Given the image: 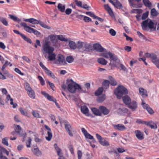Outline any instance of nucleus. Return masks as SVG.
<instances>
[{
    "label": "nucleus",
    "mask_w": 159,
    "mask_h": 159,
    "mask_svg": "<svg viewBox=\"0 0 159 159\" xmlns=\"http://www.w3.org/2000/svg\"><path fill=\"white\" fill-rule=\"evenodd\" d=\"M151 14L153 16H156L157 15V13L156 9L153 8L151 10Z\"/></svg>",
    "instance_id": "54"
},
{
    "label": "nucleus",
    "mask_w": 159,
    "mask_h": 159,
    "mask_svg": "<svg viewBox=\"0 0 159 159\" xmlns=\"http://www.w3.org/2000/svg\"><path fill=\"white\" fill-rule=\"evenodd\" d=\"M74 59L71 56H69L66 57V61L69 63H71L73 61Z\"/></svg>",
    "instance_id": "51"
},
{
    "label": "nucleus",
    "mask_w": 159,
    "mask_h": 159,
    "mask_svg": "<svg viewBox=\"0 0 159 159\" xmlns=\"http://www.w3.org/2000/svg\"><path fill=\"white\" fill-rule=\"evenodd\" d=\"M142 29L144 30L148 31L150 30L151 31L156 30V26L152 21L149 19H147L143 21L141 24Z\"/></svg>",
    "instance_id": "1"
},
{
    "label": "nucleus",
    "mask_w": 159,
    "mask_h": 159,
    "mask_svg": "<svg viewBox=\"0 0 159 159\" xmlns=\"http://www.w3.org/2000/svg\"><path fill=\"white\" fill-rule=\"evenodd\" d=\"M19 111L22 115L26 116H28L29 114L28 112L26 110L22 108H20L19 109Z\"/></svg>",
    "instance_id": "45"
},
{
    "label": "nucleus",
    "mask_w": 159,
    "mask_h": 159,
    "mask_svg": "<svg viewBox=\"0 0 159 159\" xmlns=\"http://www.w3.org/2000/svg\"><path fill=\"white\" fill-rule=\"evenodd\" d=\"M50 42L49 41H46L43 43V49L46 53H51L53 52V48L50 47Z\"/></svg>",
    "instance_id": "5"
},
{
    "label": "nucleus",
    "mask_w": 159,
    "mask_h": 159,
    "mask_svg": "<svg viewBox=\"0 0 159 159\" xmlns=\"http://www.w3.org/2000/svg\"><path fill=\"white\" fill-rule=\"evenodd\" d=\"M32 141L31 139L29 137L28 139V141L26 142V146L27 148H30V144Z\"/></svg>",
    "instance_id": "62"
},
{
    "label": "nucleus",
    "mask_w": 159,
    "mask_h": 159,
    "mask_svg": "<svg viewBox=\"0 0 159 159\" xmlns=\"http://www.w3.org/2000/svg\"><path fill=\"white\" fill-rule=\"evenodd\" d=\"M113 126L115 129L120 131H123L126 129V128L123 124H118L116 125H113Z\"/></svg>",
    "instance_id": "11"
},
{
    "label": "nucleus",
    "mask_w": 159,
    "mask_h": 159,
    "mask_svg": "<svg viewBox=\"0 0 159 159\" xmlns=\"http://www.w3.org/2000/svg\"><path fill=\"white\" fill-rule=\"evenodd\" d=\"M139 92L144 97H147V96L146 92L143 88L139 89Z\"/></svg>",
    "instance_id": "42"
},
{
    "label": "nucleus",
    "mask_w": 159,
    "mask_h": 159,
    "mask_svg": "<svg viewBox=\"0 0 159 159\" xmlns=\"http://www.w3.org/2000/svg\"><path fill=\"white\" fill-rule=\"evenodd\" d=\"M28 96L32 99H35V94L34 91L32 89L30 90L27 92Z\"/></svg>",
    "instance_id": "22"
},
{
    "label": "nucleus",
    "mask_w": 159,
    "mask_h": 159,
    "mask_svg": "<svg viewBox=\"0 0 159 159\" xmlns=\"http://www.w3.org/2000/svg\"><path fill=\"white\" fill-rule=\"evenodd\" d=\"M124 103L126 105H128L131 101L130 98L128 96L125 95L122 98Z\"/></svg>",
    "instance_id": "23"
},
{
    "label": "nucleus",
    "mask_w": 159,
    "mask_h": 159,
    "mask_svg": "<svg viewBox=\"0 0 159 159\" xmlns=\"http://www.w3.org/2000/svg\"><path fill=\"white\" fill-rule=\"evenodd\" d=\"M86 14L87 15H89L90 16L93 17L94 19L95 17V15L92 12H91V11L86 12Z\"/></svg>",
    "instance_id": "64"
},
{
    "label": "nucleus",
    "mask_w": 159,
    "mask_h": 159,
    "mask_svg": "<svg viewBox=\"0 0 159 159\" xmlns=\"http://www.w3.org/2000/svg\"><path fill=\"white\" fill-rule=\"evenodd\" d=\"M98 62L102 65H106L107 63V61L104 59L103 58H99L97 60Z\"/></svg>",
    "instance_id": "35"
},
{
    "label": "nucleus",
    "mask_w": 159,
    "mask_h": 159,
    "mask_svg": "<svg viewBox=\"0 0 159 159\" xmlns=\"http://www.w3.org/2000/svg\"><path fill=\"white\" fill-rule=\"evenodd\" d=\"M24 21L25 22H28L34 24H38L39 21V20H37L34 18H30L29 19H25L24 20Z\"/></svg>",
    "instance_id": "21"
},
{
    "label": "nucleus",
    "mask_w": 159,
    "mask_h": 159,
    "mask_svg": "<svg viewBox=\"0 0 159 159\" xmlns=\"http://www.w3.org/2000/svg\"><path fill=\"white\" fill-rule=\"evenodd\" d=\"M45 128L48 130L47 131L48 136L45 137L46 139L48 141H50L52 137V134L50 128L47 125H44Z\"/></svg>",
    "instance_id": "10"
},
{
    "label": "nucleus",
    "mask_w": 159,
    "mask_h": 159,
    "mask_svg": "<svg viewBox=\"0 0 159 159\" xmlns=\"http://www.w3.org/2000/svg\"><path fill=\"white\" fill-rule=\"evenodd\" d=\"M91 110L93 113L97 116H101L102 115V113L100 111L99 109L93 107L91 108Z\"/></svg>",
    "instance_id": "25"
},
{
    "label": "nucleus",
    "mask_w": 159,
    "mask_h": 159,
    "mask_svg": "<svg viewBox=\"0 0 159 159\" xmlns=\"http://www.w3.org/2000/svg\"><path fill=\"white\" fill-rule=\"evenodd\" d=\"M136 122L138 124H145L146 125L147 121H143L140 119H137L136 121Z\"/></svg>",
    "instance_id": "57"
},
{
    "label": "nucleus",
    "mask_w": 159,
    "mask_h": 159,
    "mask_svg": "<svg viewBox=\"0 0 159 159\" xmlns=\"http://www.w3.org/2000/svg\"><path fill=\"white\" fill-rule=\"evenodd\" d=\"M145 56L147 58H150L152 62L153 63L156 65L157 64L158 60L157 55L153 53H146L145 54Z\"/></svg>",
    "instance_id": "7"
},
{
    "label": "nucleus",
    "mask_w": 159,
    "mask_h": 159,
    "mask_svg": "<svg viewBox=\"0 0 159 159\" xmlns=\"http://www.w3.org/2000/svg\"><path fill=\"white\" fill-rule=\"evenodd\" d=\"M84 48H85L84 50L87 52H89L92 50V46L86 43H84Z\"/></svg>",
    "instance_id": "24"
},
{
    "label": "nucleus",
    "mask_w": 159,
    "mask_h": 159,
    "mask_svg": "<svg viewBox=\"0 0 159 159\" xmlns=\"http://www.w3.org/2000/svg\"><path fill=\"white\" fill-rule=\"evenodd\" d=\"M143 2L146 7L150 8L152 6V3L149 0H143Z\"/></svg>",
    "instance_id": "30"
},
{
    "label": "nucleus",
    "mask_w": 159,
    "mask_h": 159,
    "mask_svg": "<svg viewBox=\"0 0 159 159\" xmlns=\"http://www.w3.org/2000/svg\"><path fill=\"white\" fill-rule=\"evenodd\" d=\"M21 38L23 39L25 41L27 42L28 43H31L32 42L31 40L30 39L27 37L24 34H21Z\"/></svg>",
    "instance_id": "44"
},
{
    "label": "nucleus",
    "mask_w": 159,
    "mask_h": 159,
    "mask_svg": "<svg viewBox=\"0 0 159 159\" xmlns=\"http://www.w3.org/2000/svg\"><path fill=\"white\" fill-rule=\"evenodd\" d=\"M32 151L33 153L37 156H39L41 155V152L39 150L38 148H36L34 149H32Z\"/></svg>",
    "instance_id": "27"
},
{
    "label": "nucleus",
    "mask_w": 159,
    "mask_h": 159,
    "mask_svg": "<svg viewBox=\"0 0 159 159\" xmlns=\"http://www.w3.org/2000/svg\"><path fill=\"white\" fill-rule=\"evenodd\" d=\"M41 94L46 98L48 100L53 102H56V99L54 98L52 96L49 95L48 94L46 93L45 92H42Z\"/></svg>",
    "instance_id": "14"
},
{
    "label": "nucleus",
    "mask_w": 159,
    "mask_h": 159,
    "mask_svg": "<svg viewBox=\"0 0 159 159\" xmlns=\"http://www.w3.org/2000/svg\"><path fill=\"white\" fill-rule=\"evenodd\" d=\"M103 91V89L102 87H100L95 92V95L96 96H99L100 95Z\"/></svg>",
    "instance_id": "41"
},
{
    "label": "nucleus",
    "mask_w": 159,
    "mask_h": 159,
    "mask_svg": "<svg viewBox=\"0 0 159 159\" xmlns=\"http://www.w3.org/2000/svg\"><path fill=\"white\" fill-rule=\"evenodd\" d=\"M142 105L143 108L144 109H146L149 114H152L154 113V112L153 110L148 105L144 103L143 102H142Z\"/></svg>",
    "instance_id": "19"
},
{
    "label": "nucleus",
    "mask_w": 159,
    "mask_h": 159,
    "mask_svg": "<svg viewBox=\"0 0 159 159\" xmlns=\"http://www.w3.org/2000/svg\"><path fill=\"white\" fill-rule=\"evenodd\" d=\"M106 99V96L105 95L99 97L97 99V101L99 102H101L104 101Z\"/></svg>",
    "instance_id": "50"
},
{
    "label": "nucleus",
    "mask_w": 159,
    "mask_h": 159,
    "mask_svg": "<svg viewBox=\"0 0 159 159\" xmlns=\"http://www.w3.org/2000/svg\"><path fill=\"white\" fill-rule=\"evenodd\" d=\"M0 21L5 25H8V22L5 18L3 17H0Z\"/></svg>",
    "instance_id": "52"
},
{
    "label": "nucleus",
    "mask_w": 159,
    "mask_h": 159,
    "mask_svg": "<svg viewBox=\"0 0 159 159\" xmlns=\"http://www.w3.org/2000/svg\"><path fill=\"white\" fill-rule=\"evenodd\" d=\"M33 115L36 117H39L40 115L39 114L35 111L33 110L32 112Z\"/></svg>",
    "instance_id": "61"
},
{
    "label": "nucleus",
    "mask_w": 159,
    "mask_h": 159,
    "mask_svg": "<svg viewBox=\"0 0 159 159\" xmlns=\"http://www.w3.org/2000/svg\"><path fill=\"white\" fill-rule=\"evenodd\" d=\"M51 41L53 43V45H56L57 43V40L56 39L57 35L54 34H51L48 36Z\"/></svg>",
    "instance_id": "17"
},
{
    "label": "nucleus",
    "mask_w": 159,
    "mask_h": 159,
    "mask_svg": "<svg viewBox=\"0 0 159 159\" xmlns=\"http://www.w3.org/2000/svg\"><path fill=\"white\" fill-rule=\"evenodd\" d=\"M63 122L64 125L65 129L68 132L69 135L70 137L73 136V134L71 131V126L70 125L66 120H64Z\"/></svg>",
    "instance_id": "8"
},
{
    "label": "nucleus",
    "mask_w": 159,
    "mask_h": 159,
    "mask_svg": "<svg viewBox=\"0 0 159 159\" xmlns=\"http://www.w3.org/2000/svg\"><path fill=\"white\" fill-rule=\"evenodd\" d=\"M70 81L72 82L69 84L67 86V89L69 92L74 93L76 92V89L79 90L81 89L79 85L74 82L72 80H70Z\"/></svg>",
    "instance_id": "4"
},
{
    "label": "nucleus",
    "mask_w": 159,
    "mask_h": 159,
    "mask_svg": "<svg viewBox=\"0 0 159 159\" xmlns=\"http://www.w3.org/2000/svg\"><path fill=\"white\" fill-rule=\"evenodd\" d=\"M54 147L57 151V155L58 156H60V155L62 154L61 149L58 147L57 144L55 143L54 145Z\"/></svg>",
    "instance_id": "33"
},
{
    "label": "nucleus",
    "mask_w": 159,
    "mask_h": 159,
    "mask_svg": "<svg viewBox=\"0 0 159 159\" xmlns=\"http://www.w3.org/2000/svg\"><path fill=\"white\" fill-rule=\"evenodd\" d=\"M109 33L111 36H115L116 34V31L112 29H111L109 30Z\"/></svg>",
    "instance_id": "60"
},
{
    "label": "nucleus",
    "mask_w": 159,
    "mask_h": 159,
    "mask_svg": "<svg viewBox=\"0 0 159 159\" xmlns=\"http://www.w3.org/2000/svg\"><path fill=\"white\" fill-rule=\"evenodd\" d=\"M57 38L58 39L61 41H64L65 42H66L67 41V39L66 38H65L62 35H57Z\"/></svg>",
    "instance_id": "48"
},
{
    "label": "nucleus",
    "mask_w": 159,
    "mask_h": 159,
    "mask_svg": "<svg viewBox=\"0 0 159 159\" xmlns=\"http://www.w3.org/2000/svg\"><path fill=\"white\" fill-rule=\"evenodd\" d=\"M38 78L40 81L41 85L43 86L45 84V81L42 77L40 76H39Z\"/></svg>",
    "instance_id": "58"
},
{
    "label": "nucleus",
    "mask_w": 159,
    "mask_h": 159,
    "mask_svg": "<svg viewBox=\"0 0 159 159\" xmlns=\"http://www.w3.org/2000/svg\"><path fill=\"white\" fill-rule=\"evenodd\" d=\"M10 62H9L7 61H6L4 65H3L2 68H1V71H3L6 68L7 66L9 65Z\"/></svg>",
    "instance_id": "56"
},
{
    "label": "nucleus",
    "mask_w": 159,
    "mask_h": 159,
    "mask_svg": "<svg viewBox=\"0 0 159 159\" xmlns=\"http://www.w3.org/2000/svg\"><path fill=\"white\" fill-rule=\"evenodd\" d=\"M20 25L24 27V30L30 33H32L35 35L37 37H39L41 35V33L37 30L31 28L28 26L26 23L24 22H21L20 23Z\"/></svg>",
    "instance_id": "3"
},
{
    "label": "nucleus",
    "mask_w": 159,
    "mask_h": 159,
    "mask_svg": "<svg viewBox=\"0 0 159 159\" xmlns=\"http://www.w3.org/2000/svg\"><path fill=\"white\" fill-rule=\"evenodd\" d=\"M110 59L114 61L118 62V61H119V59L118 58L117 56L114 54L111 53L110 56L109 57Z\"/></svg>",
    "instance_id": "31"
},
{
    "label": "nucleus",
    "mask_w": 159,
    "mask_h": 159,
    "mask_svg": "<svg viewBox=\"0 0 159 159\" xmlns=\"http://www.w3.org/2000/svg\"><path fill=\"white\" fill-rule=\"evenodd\" d=\"M81 131L82 133L84 134L85 137L87 139H90L95 140L93 139V137L91 134H89L85 129V128H82L81 129ZM95 141V140H94Z\"/></svg>",
    "instance_id": "13"
},
{
    "label": "nucleus",
    "mask_w": 159,
    "mask_h": 159,
    "mask_svg": "<svg viewBox=\"0 0 159 159\" xmlns=\"http://www.w3.org/2000/svg\"><path fill=\"white\" fill-rule=\"evenodd\" d=\"M152 122L147 121L146 125L147 126H149L151 129H156L157 128V126L156 124L153 123V125L152 124Z\"/></svg>",
    "instance_id": "26"
},
{
    "label": "nucleus",
    "mask_w": 159,
    "mask_h": 159,
    "mask_svg": "<svg viewBox=\"0 0 159 159\" xmlns=\"http://www.w3.org/2000/svg\"><path fill=\"white\" fill-rule=\"evenodd\" d=\"M115 6L118 9H120L122 7V4L118 0L116 1Z\"/></svg>",
    "instance_id": "47"
},
{
    "label": "nucleus",
    "mask_w": 159,
    "mask_h": 159,
    "mask_svg": "<svg viewBox=\"0 0 159 159\" xmlns=\"http://www.w3.org/2000/svg\"><path fill=\"white\" fill-rule=\"evenodd\" d=\"M2 143L3 144L8 146V138L6 137L3 139L2 140Z\"/></svg>",
    "instance_id": "59"
},
{
    "label": "nucleus",
    "mask_w": 159,
    "mask_h": 159,
    "mask_svg": "<svg viewBox=\"0 0 159 159\" xmlns=\"http://www.w3.org/2000/svg\"><path fill=\"white\" fill-rule=\"evenodd\" d=\"M142 10L141 9H133L131 11V13L140 14L142 12Z\"/></svg>",
    "instance_id": "55"
},
{
    "label": "nucleus",
    "mask_w": 159,
    "mask_h": 159,
    "mask_svg": "<svg viewBox=\"0 0 159 159\" xmlns=\"http://www.w3.org/2000/svg\"><path fill=\"white\" fill-rule=\"evenodd\" d=\"M110 84V81L106 80L103 81L102 83V87L103 89H107L109 88Z\"/></svg>",
    "instance_id": "28"
},
{
    "label": "nucleus",
    "mask_w": 159,
    "mask_h": 159,
    "mask_svg": "<svg viewBox=\"0 0 159 159\" xmlns=\"http://www.w3.org/2000/svg\"><path fill=\"white\" fill-rule=\"evenodd\" d=\"M81 111L83 113L86 114L88 113L89 110L86 106H83L81 107Z\"/></svg>",
    "instance_id": "32"
},
{
    "label": "nucleus",
    "mask_w": 159,
    "mask_h": 159,
    "mask_svg": "<svg viewBox=\"0 0 159 159\" xmlns=\"http://www.w3.org/2000/svg\"><path fill=\"white\" fill-rule=\"evenodd\" d=\"M81 42H78L77 44L76 47L78 49L82 48L84 46V43Z\"/></svg>",
    "instance_id": "53"
},
{
    "label": "nucleus",
    "mask_w": 159,
    "mask_h": 159,
    "mask_svg": "<svg viewBox=\"0 0 159 159\" xmlns=\"http://www.w3.org/2000/svg\"><path fill=\"white\" fill-rule=\"evenodd\" d=\"M99 109L100 112L104 115H107L110 112V111L106 107L103 106H101L99 107Z\"/></svg>",
    "instance_id": "16"
},
{
    "label": "nucleus",
    "mask_w": 159,
    "mask_h": 159,
    "mask_svg": "<svg viewBox=\"0 0 159 159\" xmlns=\"http://www.w3.org/2000/svg\"><path fill=\"white\" fill-rule=\"evenodd\" d=\"M66 6L65 5H63L62 4L59 3L57 6L58 10L60 11L63 12L65 11Z\"/></svg>",
    "instance_id": "29"
},
{
    "label": "nucleus",
    "mask_w": 159,
    "mask_h": 159,
    "mask_svg": "<svg viewBox=\"0 0 159 159\" xmlns=\"http://www.w3.org/2000/svg\"><path fill=\"white\" fill-rule=\"evenodd\" d=\"M111 53V52H107V51H106L101 53L100 56L106 58L108 59Z\"/></svg>",
    "instance_id": "36"
},
{
    "label": "nucleus",
    "mask_w": 159,
    "mask_h": 159,
    "mask_svg": "<svg viewBox=\"0 0 159 159\" xmlns=\"http://www.w3.org/2000/svg\"><path fill=\"white\" fill-rule=\"evenodd\" d=\"M55 63L60 65H65L66 62L64 57L62 55L58 56L57 57V60L55 61Z\"/></svg>",
    "instance_id": "9"
},
{
    "label": "nucleus",
    "mask_w": 159,
    "mask_h": 159,
    "mask_svg": "<svg viewBox=\"0 0 159 159\" xmlns=\"http://www.w3.org/2000/svg\"><path fill=\"white\" fill-rule=\"evenodd\" d=\"M96 135L99 143L101 145L104 146H108L110 145L109 143L106 140L105 138H102L98 134H97Z\"/></svg>",
    "instance_id": "6"
},
{
    "label": "nucleus",
    "mask_w": 159,
    "mask_h": 159,
    "mask_svg": "<svg viewBox=\"0 0 159 159\" xmlns=\"http://www.w3.org/2000/svg\"><path fill=\"white\" fill-rule=\"evenodd\" d=\"M9 16H10V19L13 20L14 21H15L19 22L20 21V20L16 16L10 14L9 15Z\"/></svg>",
    "instance_id": "49"
},
{
    "label": "nucleus",
    "mask_w": 159,
    "mask_h": 159,
    "mask_svg": "<svg viewBox=\"0 0 159 159\" xmlns=\"http://www.w3.org/2000/svg\"><path fill=\"white\" fill-rule=\"evenodd\" d=\"M127 105L128 107L131 109L132 111L134 110L137 107V103L134 101H133L132 102H131Z\"/></svg>",
    "instance_id": "18"
},
{
    "label": "nucleus",
    "mask_w": 159,
    "mask_h": 159,
    "mask_svg": "<svg viewBox=\"0 0 159 159\" xmlns=\"http://www.w3.org/2000/svg\"><path fill=\"white\" fill-rule=\"evenodd\" d=\"M48 57L49 60L50 61H53L55 59L56 55L54 53H48Z\"/></svg>",
    "instance_id": "43"
},
{
    "label": "nucleus",
    "mask_w": 159,
    "mask_h": 159,
    "mask_svg": "<svg viewBox=\"0 0 159 159\" xmlns=\"http://www.w3.org/2000/svg\"><path fill=\"white\" fill-rule=\"evenodd\" d=\"M45 72L47 74L48 76L52 77L53 78H55V77L52 72L47 68L44 70Z\"/></svg>",
    "instance_id": "34"
},
{
    "label": "nucleus",
    "mask_w": 159,
    "mask_h": 159,
    "mask_svg": "<svg viewBox=\"0 0 159 159\" xmlns=\"http://www.w3.org/2000/svg\"><path fill=\"white\" fill-rule=\"evenodd\" d=\"M69 45L71 49H75L76 48V45L75 43L73 41H71L69 42Z\"/></svg>",
    "instance_id": "40"
},
{
    "label": "nucleus",
    "mask_w": 159,
    "mask_h": 159,
    "mask_svg": "<svg viewBox=\"0 0 159 159\" xmlns=\"http://www.w3.org/2000/svg\"><path fill=\"white\" fill-rule=\"evenodd\" d=\"M39 24L41 27L43 28L47 29H51V28L50 26L46 25L45 24L40 21V20H39Z\"/></svg>",
    "instance_id": "37"
},
{
    "label": "nucleus",
    "mask_w": 159,
    "mask_h": 159,
    "mask_svg": "<svg viewBox=\"0 0 159 159\" xmlns=\"http://www.w3.org/2000/svg\"><path fill=\"white\" fill-rule=\"evenodd\" d=\"M93 47L94 49L98 52H102L104 51V49L99 44L95 43L93 44Z\"/></svg>",
    "instance_id": "15"
},
{
    "label": "nucleus",
    "mask_w": 159,
    "mask_h": 159,
    "mask_svg": "<svg viewBox=\"0 0 159 159\" xmlns=\"http://www.w3.org/2000/svg\"><path fill=\"white\" fill-rule=\"evenodd\" d=\"M128 93L127 89L122 85H119L115 90L114 94L116 95L117 98L120 99L123 95L126 94Z\"/></svg>",
    "instance_id": "2"
},
{
    "label": "nucleus",
    "mask_w": 159,
    "mask_h": 159,
    "mask_svg": "<svg viewBox=\"0 0 159 159\" xmlns=\"http://www.w3.org/2000/svg\"><path fill=\"white\" fill-rule=\"evenodd\" d=\"M104 7L105 10L107 11L112 17H113L114 16V15L111 9L108 4L104 5Z\"/></svg>",
    "instance_id": "20"
},
{
    "label": "nucleus",
    "mask_w": 159,
    "mask_h": 159,
    "mask_svg": "<svg viewBox=\"0 0 159 159\" xmlns=\"http://www.w3.org/2000/svg\"><path fill=\"white\" fill-rule=\"evenodd\" d=\"M109 79L110 80V83L111 85L114 86L116 85L117 82L116 81L112 76H110Z\"/></svg>",
    "instance_id": "39"
},
{
    "label": "nucleus",
    "mask_w": 159,
    "mask_h": 159,
    "mask_svg": "<svg viewBox=\"0 0 159 159\" xmlns=\"http://www.w3.org/2000/svg\"><path fill=\"white\" fill-rule=\"evenodd\" d=\"M128 111V109L125 108H119L118 110V112L120 114L124 115L125 113Z\"/></svg>",
    "instance_id": "38"
},
{
    "label": "nucleus",
    "mask_w": 159,
    "mask_h": 159,
    "mask_svg": "<svg viewBox=\"0 0 159 159\" xmlns=\"http://www.w3.org/2000/svg\"><path fill=\"white\" fill-rule=\"evenodd\" d=\"M24 87L25 89L27 92L32 89L30 87V84L27 82L25 83L24 84Z\"/></svg>",
    "instance_id": "46"
},
{
    "label": "nucleus",
    "mask_w": 159,
    "mask_h": 159,
    "mask_svg": "<svg viewBox=\"0 0 159 159\" xmlns=\"http://www.w3.org/2000/svg\"><path fill=\"white\" fill-rule=\"evenodd\" d=\"M75 2L76 4L79 7H82V2L80 1H78L77 0H75Z\"/></svg>",
    "instance_id": "63"
},
{
    "label": "nucleus",
    "mask_w": 159,
    "mask_h": 159,
    "mask_svg": "<svg viewBox=\"0 0 159 159\" xmlns=\"http://www.w3.org/2000/svg\"><path fill=\"white\" fill-rule=\"evenodd\" d=\"M136 138L139 140H142L144 139L143 133L139 130H136L134 132Z\"/></svg>",
    "instance_id": "12"
}]
</instances>
